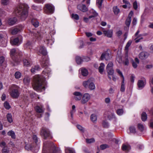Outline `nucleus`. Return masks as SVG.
Instances as JSON below:
<instances>
[{"instance_id": "nucleus-1", "label": "nucleus", "mask_w": 153, "mask_h": 153, "mask_svg": "<svg viewBox=\"0 0 153 153\" xmlns=\"http://www.w3.org/2000/svg\"><path fill=\"white\" fill-rule=\"evenodd\" d=\"M45 79L44 76L39 75H36L33 79V89L38 91L44 90V82Z\"/></svg>"}, {"instance_id": "nucleus-2", "label": "nucleus", "mask_w": 153, "mask_h": 153, "mask_svg": "<svg viewBox=\"0 0 153 153\" xmlns=\"http://www.w3.org/2000/svg\"><path fill=\"white\" fill-rule=\"evenodd\" d=\"M43 153H60L59 149L52 142L45 141L43 143Z\"/></svg>"}, {"instance_id": "nucleus-3", "label": "nucleus", "mask_w": 153, "mask_h": 153, "mask_svg": "<svg viewBox=\"0 0 153 153\" xmlns=\"http://www.w3.org/2000/svg\"><path fill=\"white\" fill-rule=\"evenodd\" d=\"M28 7L27 5L20 4L16 8V12L23 20H25L28 15Z\"/></svg>"}, {"instance_id": "nucleus-4", "label": "nucleus", "mask_w": 153, "mask_h": 153, "mask_svg": "<svg viewBox=\"0 0 153 153\" xmlns=\"http://www.w3.org/2000/svg\"><path fill=\"white\" fill-rule=\"evenodd\" d=\"M41 134L42 137L45 139L47 137H51V134L49 130L46 128L43 127L41 131Z\"/></svg>"}, {"instance_id": "nucleus-5", "label": "nucleus", "mask_w": 153, "mask_h": 153, "mask_svg": "<svg viewBox=\"0 0 153 153\" xmlns=\"http://www.w3.org/2000/svg\"><path fill=\"white\" fill-rule=\"evenodd\" d=\"M19 87L16 85H13L12 87V90L10 92L11 96L14 98H17L19 96V93L18 91Z\"/></svg>"}, {"instance_id": "nucleus-6", "label": "nucleus", "mask_w": 153, "mask_h": 153, "mask_svg": "<svg viewBox=\"0 0 153 153\" xmlns=\"http://www.w3.org/2000/svg\"><path fill=\"white\" fill-rule=\"evenodd\" d=\"M44 10L45 12L46 13H52L54 12V7L51 4H47L45 5Z\"/></svg>"}, {"instance_id": "nucleus-7", "label": "nucleus", "mask_w": 153, "mask_h": 153, "mask_svg": "<svg viewBox=\"0 0 153 153\" xmlns=\"http://www.w3.org/2000/svg\"><path fill=\"white\" fill-rule=\"evenodd\" d=\"M10 54L12 59L16 62L18 57V55L20 54V53L15 48H13L10 50Z\"/></svg>"}, {"instance_id": "nucleus-8", "label": "nucleus", "mask_w": 153, "mask_h": 153, "mask_svg": "<svg viewBox=\"0 0 153 153\" xmlns=\"http://www.w3.org/2000/svg\"><path fill=\"white\" fill-rule=\"evenodd\" d=\"M113 64L112 62H109L106 68L107 72L108 75H112L114 73L113 69Z\"/></svg>"}, {"instance_id": "nucleus-9", "label": "nucleus", "mask_w": 153, "mask_h": 153, "mask_svg": "<svg viewBox=\"0 0 153 153\" xmlns=\"http://www.w3.org/2000/svg\"><path fill=\"white\" fill-rule=\"evenodd\" d=\"M146 83V79L144 78H141V80H138L137 83L138 89L139 90L142 89L145 87Z\"/></svg>"}, {"instance_id": "nucleus-10", "label": "nucleus", "mask_w": 153, "mask_h": 153, "mask_svg": "<svg viewBox=\"0 0 153 153\" xmlns=\"http://www.w3.org/2000/svg\"><path fill=\"white\" fill-rule=\"evenodd\" d=\"M82 99L81 101L82 104H85L91 98V96L88 93H85L82 95Z\"/></svg>"}, {"instance_id": "nucleus-11", "label": "nucleus", "mask_w": 153, "mask_h": 153, "mask_svg": "<svg viewBox=\"0 0 153 153\" xmlns=\"http://www.w3.org/2000/svg\"><path fill=\"white\" fill-rule=\"evenodd\" d=\"M111 57V55L110 53H109L108 52H105L102 54L100 58L102 60H108L110 59Z\"/></svg>"}, {"instance_id": "nucleus-12", "label": "nucleus", "mask_w": 153, "mask_h": 153, "mask_svg": "<svg viewBox=\"0 0 153 153\" xmlns=\"http://www.w3.org/2000/svg\"><path fill=\"white\" fill-rule=\"evenodd\" d=\"M140 31L138 30L135 34L134 36L135 38L134 39L136 43H137L140 42L141 40L143 39V35L142 34H139Z\"/></svg>"}, {"instance_id": "nucleus-13", "label": "nucleus", "mask_w": 153, "mask_h": 153, "mask_svg": "<svg viewBox=\"0 0 153 153\" xmlns=\"http://www.w3.org/2000/svg\"><path fill=\"white\" fill-rule=\"evenodd\" d=\"M74 98L76 100H81L82 97V94L79 92H75L73 93Z\"/></svg>"}, {"instance_id": "nucleus-14", "label": "nucleus", "mask_w": 153, "mask_h": 153, "mask_svg": "<svg viewBox=\"0 0 153 153\" xmlns=\"http://www.w3.org/2000/svg\"><path fill=\"white\" fill-rule=\"evenodd\" d=\"M77 9L83 12H85L88 10V8L85 5L83 4H79L77 6Z\"/></svg>"}, {"instance_id": "nucleus-15", "label": "nucleus", "mask_w": 153, "mask_h": 153, "mask_svg": "<svg viewBox=\"0 0 153 153\" xmlns=\"http://www.w3.org/2000/svg\"><path fill=\"white\" fill-rule=\"evenodd\" d=\"M103 33L105 35L108 37L111 38L112 36L113 30H103Z\"/></svg>"}, {"instance_id": "nucleus-16", "label": "nucleus", "mask_w": 153, "mask_h": 153, "mask_svg": "<svg viewBox=\"0 0 153 153\" xmlns=\"http://www.w3.org/2000/svg\"><path fill=\"white\" fill-rule=\"evenodd\" d=\"M149 56V54L146 52H141L139 55V57L142 59L147 58Z\"/></svg>"}, {"instance_id": "nucleus-17", "label": "nucleus", "mask_w": 153, "mask_h": 153, "mask_svg": "<svg viewBox=\"0 0 153 153\" xmlns=\"http://www.w3.org/2000/svg\"><path fill=\"white\" fill-rule=\"evenodd\" d=\"M42 34L38 32H34L33 33L34 39L36 41L39 40L41 38Z\"/></svg>"}, {"instance_id": "nucleus-18", "label": "nucleus", "mask_w": 153, "mask_h": 153, "mask_svg": "<svg viewBox=\"0 0 153 153\" xmlns=\"http://www.w3.org/2000/svg\"><path fill=\"white\" fill-rule=\"evenodd\" d=\"M0 42L4 45H2L3 47H5L6 46V43H7L6 39L4 37V36L1 34H0Z\"/></svg>"}, {"instance_id": "nucleus-19", "label": "nucleus", "mask_w": 153, "mask_h": 153, "mask_svg": "<svg viewBox=\"0 0 153 153\" xmlns=\"http://www.w3.org/2000/svg\"><path fill=\"white\" fill-rule=\"evenodd\" d=\"M17 19L15 17L10 18L8 20V23L10 25H12L16 23Z\"/></svg>"}, {"instance_id": "nucleus-20", "label": "nucleus", "mask_w": 153, "mask_h": 153, "mask_svg": "<svg viewBox=\"0 0 153 153\" xmlns=\"http://www.w3.org/2000/svg\"><path fill=\"white\" fill-rule=\"evenodd\" d=\"M41 68L39 65L33 66L31 69V72L32 73L35 74L37 71H40Z\"/></svg>"}, {"instance_id": "nucleus-21", "label": "nucleus", "mask_w": 153, "mask_h": 153, "mask_svg": "<svg viewBox=\"0 0 153 153\" xmlns=\"http://www.w3.org/2000/svg\"><path fill=\"white\" fill-rule=\"evenodd\" d=\"M35 109L36 112L39 113H42L44 111L42 105H41L40 106L39 105L36 106L35 108Z\"/></svg>"}, {"instance_id": "nucleus-22", "label": "nucleus", "mask_w": 153, "mask_h": 153, "mask_svg": "<svg viewBox=\"0 0 153 153\" xmlns=\"http://www.w3.org/2000/svg\"><path fill=\"white\" fill-rule=\"evenodd\" d=\"M23 82L26 85H28L30 81V79L29 77L28 76H25L23 79Z\"/></svg>"}, {"instance_id": "nucleus-23", "label": "nucleus", "mask_w": 153, "mask_h": 153, "mask_svg": "<svg viewBox=\"0 0 153 153\" xmlns=\"http://www.w3.org/2000/svg\"><path fill=\"white\" fill-rule=\"evenodd\" d=\"M38 50L39 53L43 55H45L47 54L46 49L44 47L42 46L39 48Z\"/></svg>"}, {"instance_id": "nucleus-24", "label": "nucleus", "mask_w": 153, "mask_h": 153, "mask_svg": "<svg viewBox=\"0 0 153 153\" xmlns=\"http://www.w3.org/2000/svg\"><path fill=\"white\" fill-rule=\"evenodd\" d=\"M11 45H18L20 44L19 42V39L18 38H16L13 39V41L12 40L10 41Z\"/></svg>"}, {"instance_id": "nucleus-25", "label": "nucleus", "mask_w": 153, "mask_h": 153, "mask_svg": "<svg viewBox=\"0 0 153 153\" xmlns=\"http://www.w3.org/2000/svg\"><path fill=\"white\" fill-rule=\"evenodd\" d=\"M48 64L49 61L48 59H43L41 62V65L43 67L47 66Z\"/></svg>"}, {"instance_id": "nucleus-26", "label": "nucleus", "mask_w": 153, "mask_h": 153, "mask_svg": "<svg viewBox=\"0 0 153 153\" xmlns=\"http://www.w3.org/2000/svg\"><path fill=\"white\" fill-rule=\"evenodd\" d=\"M105 65L103 63H101L100 64V66L99 68V72L101 74H102L103 72Z\"/></svg>"}, {"instance_id": "nucleus-27", "label": "nucleus", "mask_w": 153, "mask_h": 153, "mask_svg": "<svg viewBox=\"0 0 153 153\" xmlns=\"http://www.w3.org/2000/svg\"><path fill=\"white\" fill-rule=\"evenodd\" d=\"M139 63V61L137 58H135V62L133 61L132 62V66L134 68H136L137 66V64Z\"/></svg>"}, {"instance_id": "nucleus-28", "label": "nucleus", "mask_w": 153, "mask_h": 153, "mask_svg": "<svg viewBox=\"0 0 153 153\" xmlns=\"http://www.w3.org/2000/svg\"><path fill=\"white\" fill-rule=\"evenodd\" d=\"M132 41L131 40H129L127 43L126 45L125 48V50L126 54H127L128 53V48L131 45L132 43Z\"/></svg>"}, {"instance_id": "nucleus-29", "label": "nucleus", "mask_w": 153, "mask_h": 153, "mask_svg": "<svg viewBox=\"0 0 153 153\" xmlns=\"http://www.w3.org/2000/svg\"><path fill=\"white\" fill-rule=\"evenodd\" d=\"M90 79H88L87 81H85L83 82V86L85 88H88L89 85V83L91 81Z\"/></svg>"}, {"instance_id": "nucleus-30", "label": "nucleus", "mask_w": 153, "mask_h": 153, "mask_svg": "<svg viewBox=\"0 0 153 153\" xmlns=\"http://www.w3.org/2000/svg\"><path fill=\"white\" fill-rule=\"evenodd\" d=\"M137 128L139 131L143 132L145 129V126L144 125L141 123H139L137 125Z\"/></svg>"}, {"instance_id": "nucleus-31", "label": "nucleus", "mask_w": 153, "mask_h": 153, "mask_svg": "<svg viewBox=\"0 0 153 153\" xmlns=\"http://www.w3.org/2000/svg\"><path fill=\"white\" fill-rule=\"evenodd\" d=\"M7 135L11 137V138L13 139H15L16 138V135L14 132L12 130L9 131L7 133Z\"/></svg>"}, {"instance_id": "nucleus-32", "label": "nucleus", "mask_w": 153, "mask_h": 153, "mask_svg": "<svg viewBox=\"0 0 153 153\" xmlns=\"http://www.w3.org/2000/svg\"><path fill=\"white\" fill-rule=\"evenodd\" d=\"M89 84H90L89 85V87H88V88L89 89L91 90L94 89L95 88V85L93 83V82H92L91 81V80Z\"/></svg>"}, {"instance_id": "nucleus-33", "label": "nucleus", "mask_w": 153, "mask_h": 153, "mask_svg": "<svg viewBox=\"0 0 153 153\" xmlns=\"http://www.w3.org/2000/svg\"><path fill=\"white\" fill-rule=\"evenodd\" d=\"M65 153H75V151L71 148L66 147L65 149Z\"/></svg>"}, {"instance_id": "nucleus-34", "label": "nucleus", "mask_w": 153, "mask_h": 153, "mask_svg": "<svg viewBox=\"0 0 153 153\" xmlns=\"http://www.w3.org/2000/svg\"><path fill=\"white\" fill-rule=\"evenodd\" d=\"M125 91V87L124 84V78L123 79L121 86L120 91L121 92H124Z\"/></svg>"}, {"instance_id": "nucleus-35", "label": "nucleus", "mask_w": 153, "mask_h": 153, "mask_svg": "<svg viewBox=\"0 0 153 153\" xmlns=\"http://www.w3.org/2000/svg\"><path fill=\"white\" fill-rule=\"evenodd\" d=\"M82 75L84 76H86L88 74L87 70L85 68H82L81 69Z\"/></svg>"}, {"instance_id": "nucleus-36", "label": "nucleus", "mask_w": 153, "mask_h": 153, "mask_svg": "<svg viewBox=\"0 0 153 153\" xmlns=\"http://www.w3.org/2000/svg\"><path fill=\"white\" fill-rule=\"evenodd\" d=\"M50 72V69L47 67L42 72V73L45 74H47V75H48V74H49Z\"/></svg>"}, {"instance_id": "nucleus-37", "label": "nucleus", "mask_w": 153, "mask_h": 153, "mask_svg": "<svg viewBox=\"0 0 153 153\" xmlns=\"http://www.w3.org/2000/svg\"><path fill=\"white\" fill-rule=\"evenodd\" d=\"M76 63L78 64H80L82 62V60L81 58L79 56H76Z\"/></svg>"}, {"instance_id": "nucleus-38", "label": "nucleus", "mask_w": 153, "mask_h": 153, "mask_svg": "<svg viewBox=\"0 0 153 153\" xmlns=\"http://www.w3.org/2000/svg\"><path fill=\"white\" fill-rule=\"evenodd\" d=\"M102 125L104 128H108L109 126L108 123L105 120L103 121Z\"/></svg>"}, {"instance_id": "nucleus-39", "label": "nucleus", "mask_w": 153, "mask_h": 153, "mask_svg": "<svg viewBox=\"0 0 153 153\" xmlns=\"http://www.w3.org/2000/svg\"><path fill=\"white\" fill-rule=\"evenodd\" d=\"M31 22L32 24L35 27H37L39 26V23L36 20H32Z\"/></svg>"}, {"instance_id": "nucleus-40", "label": "nucleus", "mask_w": 153, "mask_h": 153, "mask_svg": "<svg viewBox=\"0 0 153 153\" xmlns=\"http://www.w3.org/2000/svg\"><path fill=\"white\" fill-rule=\"evenodd\" d=\"M46 43L48 45H51L53 43V41L51 39H49L48 38H46V41H45Z\"/></svg>"}, {"instance_id": "nucleus-41", "label": "nucleus", "mask_w": 153, "mask_h": 153, "mask_svg": "<svg viewBox=\"0 0 153 153\" xmlns=\"http://www.w3.org/2000/svg\"><path fill=\"white\" fill-rule=\"evenodd\" d=\"M100 147L101 150H103L106 148H108L109 146L108 145L105 144L100 145Z\"/></svg>"}, {"instance_id": "nucleus-42", "label": "nucleus", "mask_w": 153, "mask_h": 153, "mask_svg": "<svg viewBox=\"0 0 153 153\" xmlns=\"http://www.w3.org/2000/svg\"><path fill=\"white\" fill-rule=\"evenodd\" d=\"M130 149V146L125 144H123L122 146V149L123 151H128Z\"/></svg>"}, {"instance_id": "nucleus-43", "label": "nucleus", "mask_w": 153, "mask_h": 153, "mask_svg": "<svg viewBox=\"0 0 153 153\" xmlns=\"http://www.w3.org/2000/svg\"><path fill=\"white\" fill-rule=\"evenodd\" d=\"M23 63L24 66H30V63L26 59H25L23 60Z\"/></svg>"}, {"instance_id": "nucleus-44", "label": "nucleus", "mask_w": 153, "mask_h": 153, "mask_svg": "<svg viewBox=\"0 0 153 153\" xmlns=\"http://www.w3.org/2000/svg\"><path fill=\"white\" fill-rule=\"evenodd\" d=\"M2 153H9V148L7 147H3L2 149Z\"/></svg>"}, {"instance_id": "nucleus-45", "label": "nucleus", "mask_w": 153, "mask_h": 153, "mask_svg": "<svg viewBox=\"0 0 153 153\" xmlns=\"http://www.w3.org/2000/svg\"><path fill=\"white\" fill-rule=\"evenodd\" d=\"M22 76L21 74L19 71L16 72L15 74V77L17 79L19 78Z\"/></svg>"}, {"instance_id": "nucleus-46", "label": "nucleus", "mask_w": 153, "mask_h": 153, "mask_svg": "<svg viewBox=\"0 0 153 153\" xmlns=\"http://www.w3.org/2000/svg\"><path fill=\"white\" fill-rule=\"evenodd\" d=\"M113 10L114 14L116 15L117 14L120 12V10L117 7H114Z\"/></svg>"}, {"instance_id": "nucleus-47", "label": "nucleus", "mask_w": 153, "mask_h": 153, "mask_svg": "<svg viewBox=\"0 0 153 153\" xmlns=\"http://www.w3.org/2000/svg\"><path fill=\"white\" fill-rule=\"evenodd\" d=\"M86 142L88 143H91L95 142V140L94 138H91L90 139H86Z\"/></svg>"}, {"instance_id": "nucleus-48", "label": "nucleus", "mask_w": 153, "mask_h": 153, "mask_svg": "<svg viewBox=\"0 0 153 153\" xmlns=\"http://www.w3.org/2000/svg\"><path fill=\"white\" fill-rule=\"evenodd\" d=\"M20 29L19 28H16L13 29L12 31V33L13 34H16L18 32L20 31Z\"/></svg>"}, {"instance_id": "nucleus-49", "label": "nucleus", "mask_w": 153, "mask_h": 153, "mask_svg": "<svg viewBox=\"0 0 153 153\" xmlns=\"http://www.w3.org/2000/svg\"><path fill=\"white\" fill-rule=\"evenodd\" d=\"M102 1L103 0H97V4L99 8L101 7Z\"/></svg>"}, {"instance_id": "nucleus-50", "label": "nucleus", "mask_w": 153, "mask_h": 153, "mask_svg": "<svg viewBox=\"0 0 153 153\" xmlns=\"http://www.w3.org/2000/svg\"><path fill=\"white\" fill-rule=\"evenodd\" d=\"M4 107L7 109H9L10 108L9 104L7 101L5 102L4 103Z\"/></svg>"}, {"instance_id": "nucleus-51", "label": "nucleus", "mask_w": 153, "mask_h": 153, "mask_svg": "<svg viewBox=\"0 0 153 153\" xmlns=\"http://www.w3.org/2000/svg\"><path fill=\"white\" fill-rule=\"evenodd\" d=\"M97 119V115H91V120L94 122L96 121Z\"/></svg>"}, {"instance_id": "nucleus-52", "label": "nucleus", "mask_w": 153, "mask_h": 153, "mask_svg": "<svg viewBox=\"0 0 153 153\" xmlns=\"http://www.w3.org/2000/svg\"><path fill=\"white\" fill-rule=\"evenodd\" d=\"M130 132L132 133H135L136 132V130L135 127L134 126H131L129 127Z\"/></svg>"}, {"instance_id": "nucleus-53", "label": "nucleus", "mask_w": 153, "mask_h": 153, "mask_svg": "<svg viewBox=\"0 0 153 153\" xmlns=\"http://www.w3.org/2000/svg\"><path fill=\"white\" fill-rule=\"evenodd\" d=\"M25 148L26 149L28 150H32L33 149V146L31 145H29L26 146H25Z\"/></svg>"}, {"instance_id": "nucleus-54", "label": "nucleus", "mask_w": 153, "mask_h": 153, "mask_svg": "<svg viewBox=\"0 0 153 153\" xmlns=\"http://www.w3.org/2000/svg\"><path fill=\"white\" fill-rule=\"evenodd\" d=\"M7 119L8 121L10 123H11L13 122L12 115H7Z\"/></svg>"}, {"instance_id": "nucleus-55", "label": "nucleus", "mask_w": 153, "mask_h": 153, "mask_svg": "<svg viewBox=\"0 0 153 153\" xmlns=\"http://www.w3.org/2000/svg\"><path fill=\"white\" fill-rule=\"evenodd\" d=\"M32 138L33 140L35 142V143L37 144V143L38 142V139L36 136L35 135H33L32 136Z\"/></svg>"}, {"instance_id": "nucleus-56", "label": "nucleus", "mask_w": 153, "mask_h": 153, "mask_svg": "<svg viewBox=\"0 0 153 153\" xmlns=\"http://www.w3.org/2000/svg\"><path fill=\"white\" fill-rule=\"evenodd\" d=\"M77 128L79 130L82 132H84V128H83L81 126L79 125H78L77 126Z\"/></svg>"}, {"instance_id": "nucleus-57", "label": "nucleus", "mask_w": 153, "mask_h": 153, "mask_svg": "<svg viewBox=\"0 0 153 153\" xmlns=\"http://www.w3.org/2000/svg\"><path fill=\"white\" fill-rule=\"evenodd\" d=\"M1 3L4 5H7L9 3L8 0H1Z\"/></svg>"}, {"instance_id": "nucleus-58", "label": "nucleus", "mask_w": 153, "mask_h": 153, "mask_svg": "<svg viewBox=\"0 0 153 153\" xmlns=\"http://www.w3.org/2000/svg\"><path fill=\"white\" fill-rule=\"evenodd\" d=\"M72 17L76 20H78L79 19V16L77 14H73L72 15Z\"/></svg>"}, {"instance_id": "nucleus-59", "label": "nucleus", "mask_w": 153, "mask_h": 153, "mask_svg": "<svg viewBox=\"0 0 153 153\" xmlns=\"http://www.w3.org/2000/svg\"><path fill=\"white\" fill-rule=\"evenodd\" d=\"M131 22V19L127 18L126 22V24L128 27H129Z\"/></svg>"}, {"instance_id": "nucleus-60", "label": "nucleus", "mask_w": 153, "mask_h": 153, "mask_svg": "<svg viewBox=\"0 0 153 153\" xmlns=\"http://www.w3.org/2000/svg\"><path fill=\"white\" fill-rule=\"evenodd\" d=\"M123 110L122 109H119L117 111V113L118 115H121L123 114Z\"/></svg>"}, {"instance_id": "nucleus-61", "label": "nucleus", "mask_w": 153, "mask_h": 153, "mask_svg": "<svg viewBox=\"0 0 153 153\" xmlns=\"http://www.w3.org/2000/svg\"><path fill=\"white\" fill-rule=\"evenodd\" d=\"M133 6L134 9L136 10L137 8V3L136 1H135L133 3Z\"/></svg>"}, {"instance_id": "nucleus-62", "label": "nucleus", "mask_w": 153, "mask_h": 153, "mask_svg": "<svg viewBox=\"0 0 153 153\" xmlns=\"http://www.w3.org/2000/svg\"><path fill=\"white\" fill-rule=\"evenodd\" d=\"M141 119L143 121H145L147 119V115H141Z\"/></svg>"}, {"instance_id": "nucleus-63", "label": "nucleus", "mask_w": 153, "mask_h": 153, "mask_svg": "<svg viewBox=\"0 0 153 153\" xmlns=\"http://www.w3.org/2000/svg\"><path fill=\"white\" fill-rule=\"evenodd\" d=\"M107 117L109 120H111L113 119H115L114 115H107Z\"/></svg>"}, {"instance_id": "nucleus-64", "label": "nucleus", "mask_w": 153, "mask_h": 153, "mask_svg": "<svg viewBox=\"0 0 153 153\" xmlns=\"http://www.w3.org/2000/svg\"><path fill=\"white\" fill-rule=\"evenodd\" d=\"M0 146L1 147H7L6 146V143L5 142L3 141L0 143Z\"/></svg>"}]
</instances>
